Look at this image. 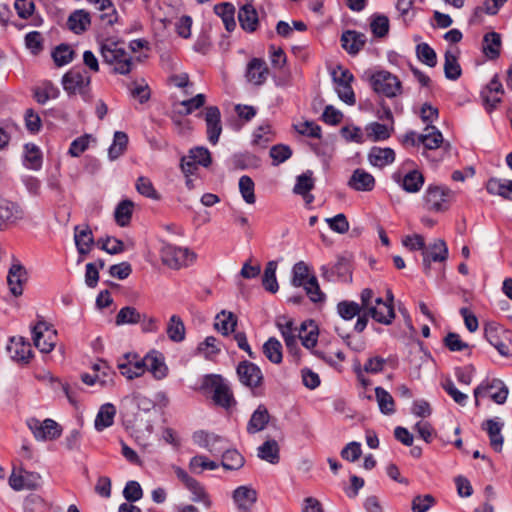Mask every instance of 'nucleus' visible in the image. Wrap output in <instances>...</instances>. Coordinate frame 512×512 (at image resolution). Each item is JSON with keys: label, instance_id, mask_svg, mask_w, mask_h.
<instances>
[{"label": "nucleus", "instance_id": "25", "mask_svg": "<svg viewBox=\"0 0 512 512\" xmlns=\"http://www.w3.org/2000/svg\"><path fill=\"white\" fill-rule=\"evenodd\" d=\"M348 186L356 191H371L375 187V178L363 169H356L348 181Z\"/></svg>", "mask_w": 512, "mask_h": 512}, {"label": "nucleus", "instance_id": "34", "mask_svg": "<svg viewBox=\"0 0 512 512\" xmlns=\"http://www.w3.org/2000/svg\"><path fill=\"white\" fill-rule=\"evenodd\" d=\"M90 25V15L85 10L74 11L67 20V27L76 34L84 32Z\"/></svg>", "mask_w": 512, "mask_h": 512}, {"label": "nucleus", "instance_id": "40", "mask_svg": "<svg viewBox=\"0 0 512 512\" xmlns=\"http://www.w3.org/2000/svg\"><path fill=\"white\" fill-rule=\"evenodd\" d=\"M214 12L222 19L227 31L232 32L235 29V7L231 3L215 5Z\"/></svg>", "mask_w": 512, "mask_h": 512}, {"label": "nucleus", "instance_id": "29", "mask_svg": "<svg viewBox=\"0 0 512 512\" xmlns=\"http://www.w3.org/2000/svg\"><path fill=\"white\" fill-rule=\"evenodd\" d=\"M238 20L240 26L246 32L252 33L258 26V14L256 9L251 4L242 6L238 11Z\"/></svg>", "mask_w": 512, "mask_h": 512}, {"label": "nucleus", "instance_id": "62", "mask_svg": "<svg viewBox=\"0 0 512 512\" xmlns=\"http://www.w3.org/2000/svg\"><path fill=\"white\" fill-rule=\"evenodd\" d=\"M198 350L204 354L205 358L212 359L220 353L218 340L214 336H208L199 344Z\"/></svg>", "mask_w": 512, "mask_h": 512}, {"label": "nucleus", "instance_id": "64", "mask_svg": "<svg viewBox=\"0 0 512 512\" xmlns=\"http://www.w3.org/2000/svg\"><path fill=\"white\" fill-rule=\"evenodd\" d=\"M434 503L435 499L432 495H418L413 498L411 508L413 512H427L434 505Z\"/></svg>", "mask_w": 512, "mask_h": 512}, {"label": "nucleus", "instance_id": "31", "mask_svg": "<svg viewBox=\"0 0 512 512\" xmlns=\"http://www.w3.org/2000/svg\"><path fill=\"white\" fill-rule=\"evenodd\" d=\"M500 332H504L501 327L489 324L485 327V338L502 356H508L509 346L500 339Z\"/></svg>", "mask_w": 512, "mask_h": 512}, {"label": "nucleus", "instance_id": "61", "mask_svg": "<svg viewBox=\"0 0 512 512\" xmlns=\"http://www.w3.org/2000/svg\"><path fill=\"white\" fill-rule=\"evenodd\" d=\"M416 53L418 59L429 67H434L437 64L436 53L427 43L418 44Z\"/></svg>", "mask_w": 512, "mask_h": 512}, {"label": "nucleus", "instance_id": "51", "mask_svg": "<svg viewBox=\"0 0 512 512\" xmlns=\"http://www.w3.org/2000/svg\"><path fill=\"white\" fill-rule=\"evenodd\" d=\"M263 353L274 364L282 362V345L274 337L269 338L263 345Z\"/></svg>", "mask_w": 512, "mask_h": 512}, {"label": "nucleus", "instance_id": "53", "mask_svg": "<svg viewBox=\"0 0 512 512\" xmlns=\"http://www.w3.org/2000/svg\"><path fill=\"white\" fill-rule=\"evenodd\" d=\"M75 52L68 44H60L52 51V58L58 67L69 64Z\"/></svg>", "mask_w": 512, "mask_h": 512}, {"label": "nucleus", "instance_id": "19", "mask_svg": "<svg viewBox=\"0 0 512 512\" xmlns=\"http://www.w3.org/2000/svg\"><path fill=\"white\" fill-rule=\"evenodd\" d=\"M27 280V271L23 265L20 263H14L9 269L7 276V283L10 289V292L18 297L23 293V283Z\"/></svg>", "mask_w": 512, "mask_h": 512}, {"label": "nucleus", "instance_id": "23", "mask_svg": "<svg viewBox=\"0 0 512 512\" xmlns=\"http://www.w3.org/2000/svg\"><path fill=\"white\" fill-rule=\"evenodd\" d=\"M7 351L11 359L16 362L28 363L32 357L30 343L26 342L22 337L12 338L7 346Z\"/></svg>", "mask_w": 512, "mask_h": 512}, {"label": "nucleus", "instance_id": "50", "mask_svg": "<svg viewBox=\"0 0 512 512\" xmlns=\"http://www.w3.org/2000/svg\"><path fill=\"white\" fill-rule=\"evenodd\" d=\"M422 254H426L434 262H443L448 257V248L444 240H435L428 248H424Z\"/></svg>", "mask_w": 512, "mask_h": 512}, {"label": "nucleus", "instance_id": "22", "mask_svg": "<svg viewBox=\"0 0 512 512\" xmlns=\"http://www.w3.org/2000/svg\"><path fill=\"white\" fill-rule=\"evenodd\" d=\"M145 372L149 371L157 380H162L167 376L168 368L164 362V357L157 351H152L144 357Z\"/></svg>", "mask_w": 512, "mask_h": 512}, {"label": "nucleus", "instance_id": "17", "mask_svg": "<svg viewBox=\"0 0 512 512\" xmlns=\"http://www.w3.org/2000/svg\"><path fill=\"white\" fill-rule=\"evenodd\" d=\"M393 179L407 193L419 192L425 182L423 174L416 169L409 171L404 176H401L399 173H395L393 175Z\"/></svg>", "mask_w": 512, "mask_h": 512}, {"label": "nucleus", "instance_id": "16", "mask_svg": "<svg viewBox=\"0 0 512 512\" xmlns=\"http://www.w3.org/2000/svg\"><path fill=\"white\" fill-rule=\"evenodd\" d=\"M268 75L269 69L263 59L253 58L247 64L245 77L249 83L256 86L263 85L267 80Z\"/></svg>", "mask_w": 512, "mask_h": 512}, {"label": "nucleus", "instance_id": "7", "mask_svg": "<svg viewBox=\"0 0 512 512\" xmlns=\"http://www.w3.org/2000/svg\"><path fill=\"white\" fill-rule=\"evenodd\" d=\"M33 342L42 353H49L54 349L57 331L44 320L38 321L32 327Z\"/></svg>", "mask_w": 512, "mask_h": 512}, {"label": "nucleus", "instance_id": "24", "mask_svg": "<svg viewBox=\"0 0 512 512\" xmlns=\"http://www.w3.org/2000/svg\"><path fill=\"white\" fill-rule=\"evenodd\" d=\"M365 34L347 30L341 36L342 47L351 55H356L366 44Z\"/></svg>", "mask_w": 512, "mask_h": 512}, {"label": "nucleus", "instance_id": "10", "mask_svg": "<svg viewBox=\"0 0 512 512\" xmlns=\"http://www.w3.org/2000/svg\"><path fill=\"white\" fill-rule=\"evenodd\" d=\"M27 426L33 433L36 440H54L61 435V429L57 422L52 419H45L43 422L36 418L27 420Z\"/></svg>", "mask_w": 512, "mask_h": 512}, {"label": "nucleus", "instance_id": "48", "mask_svg": "<svg viewBox=\"0 0 512 512\" xmlns=\"http://www.w3.org/2000/svg\"><path fill=\"white\" fill-rule=\"evenodd\" d=\"M277 262L269 261L266 264L263 276L262 285L270 293H276L279 289L278 282L276 279Z\"/></svg>", "mask_w": 512, "mask_h": 512}, {"label": "nucleus", "instance_id": "12", "mask_svg": "<svg viewBox=\"0 0 512 512\" xmlns=\"http://www.w3.org/2000/svg\"><path fill=\"white\" fill-rule=\"evenodd\" d=\"M117 367L120 373L127 379L132 380L145 373L144 358H140L136 353H126L117 361Z\"/></svg>", "mask_w": 512, "mask_h": 512}, {"label": "nucleus", "instance_id": "1", "mask_svg": "<svg viewBox=\"0 0 512 512\" xmlns=\"http://www.w3.org/2000/svg\"><path fill=\"white\" fill-rule=\"evenodd\" d=\"M103 61L113 66V71L126 75L131 72L134 65L133 57L125 49L124 42L105 39L100 45Z\"/></svg>", "mask_w": 512, "mask_h": 512}, {"label": "nucleus", "instance_id": "54", "mask_svg": "<svg viewBox=\"0 0 512 512\" xmlns=\"http://www.w3.org/2000/svg\"><path fill=\"white\" fill-rule=\"evenodd\" d=\"M141 319L142 315L136 308L126 306L120 309L116 315L115 322L117 325L137 324L141 321Z\"/></svg>", "mask_w": 512, "mask_h": 512}, {"label": "nucleus", "instance_id": "60", "mask_svg": "<svg viewBox=\"0 0 512 512\" xmlns=\"http://www.w3.org/2000/svg\"><path fill=\"white\" fill-rule=\"evenodd\" d=\"M254 187L255 185L251 177L244 175L239 179V190L247 204H254L256 201Z\"/></svg>", "mask_w": 512, "mask_h": 512}, {"label": "nucleus", "instance_id": "13", "mask_svg": "<svg viewBox=\"0 0 512 512\" xmlns=\"http://www.w3.org/2000/svg\"><path fill=\"white\" fill-rule=\"evenodd\" d=\"M353 75L347 70L341 67L333 72V79L336 84V91L339 98L349 105L355 103V94L351 87L353 81Z\"/></svg>", "mask_w": 512, "mask_h": 512}, {"label": "nucleus", "instance_id": "5", "mask_svg": "<svg viewBox=\"0 0 512 512\" xmlns=\"http://www.w3.org/2000/svg\"><path fill=\"white\" fill-rule=\"evenodd\" d=\"M196 255L188 248L165 244L161 248V260L164 265L172 269H180L193 262Z\"/></svg>", "mask_w": 512, "mask_h": 512}, {"label": "nucleus", "instance_id": "8", "mask_svg": "<svg viewBox=\"0 0 512 512\" xmlns=\"http://www.w3.org/2000/svg\"><path fill=\"white\" fill-rule=\"evenodd\" d=\"M451 195L452 191L446 187L429 185L423 196L425 208L434 212L445 211Z\"/></svg>", "mask_w": 512, "mask_h": 512}, {"label": "nucleus", "instance_id": "39", "mask_svg": "<svg viewBox=\"0 0 512 512\" xmlns=\"http://www.w3.org/2000/svg\"><path fill=\"white\" fill-rule=\"evenodd\" d=\"M424 131L425 133L418 135V142L430 150L438 148L443 142L442 133L431 125H427Z\"/></svg>", "mask_w": 512, "mask_h": 512}, {"label": "nucleus", "instance_id": "30", "mask_svg": "<svg viewBox=\"0 0 512 512\" xmlns=\"http://www.w3.org/2000/svg\"><path fill=\"white\" fill-rule=\"evenodd\" d=\"M444 73L447 79L453 81L461 76L462 70L458 63L457 48H451L445 52Z\"/></svg>", "mask_w": 512, "mask_h": 512}, {"label": "nucleus", "instance_id": "63", "mask_svg": "<svg viewBox=\"0 0 512 512\" xmlns=\"http://www.w3.org/2000/svg\"><path fill=\"white\" fill-rule=\"evenodd\" d=\"M269 154L273 159V165H279L292 156V150L287 145L278 144L271 147Z\"/></svg>", "mask_w": 512, "mask_h": 512}, {"label": "nucleus", "instance_id": "2", "mask_svg": "<svg viewBox=\"0 0 512 512\" xmlns=\"http://www.w3.org/2000/svg\"><path fill=\"white\" fill-rule=\"evenodd\" d=\"M360 301L366 314L383 325H390L395 318L394 307L391 303L384 302L381 297H376L370 288H365L360 293Z\"/></svg>", "mask_w": 512, "mask_h": 512}, {"label": "nucleus", "instance_id": "32", "mask_svg": "<svg viewBox=\"0 0 512 512\" xmlns=\"http://www.w3.org/2000/svg\"><path fill=\"white\" fill-rule=\"evenodd\" d=\"M257 456L271 464H277L280 460V448L276 440L265 441L257 449Z\"/></svg>", "mask_w": 512, "mask_h": 512}, {"label": "nucleus", "instance_id": "55", "mask_svg": "<svg viewBox=\"0 0 512 512\" xmlns=\"http://www.w3.org/2000/svg\"><path fill=\"white\" fill-rule=\"evenodd\" d=\"M312 175L313 173L310 170L299 175L296 179V184L293 188V192L297 195L306 197L307 194L314 188V180Z\"/></svg>", "mask_w": 512, "mask_h": 512}, {"label": "nucleus", "instance_id": "49", "mask_svg": "<svg viewBox=\"0 0 512 512\" xmlns=\"http://www.w3.org/2000/svg\"><path fill=\"white\" fill-rule=\"evenodd\" d=\"M128 144V136L125 132L116 131L114 133L113 143L108 149V157L110 160H116L126 150Z\"/></svg>", "mask_w": 512, "mask_h": 512}, {"label": "nucleus", "instance_id": "44", "mask_svg": "<svg viewBox=\"0 0 512 512\" xmlns=\"http://www.w3.org/2000/svg\"><path fill=\"white\" fill-rule=\"evenodd\" d=\"M221 466L226 470H239L245 463L244 457L235 449H224Z\"/></svg>", "mask_w": 512, "mask_h": 512}, {"label": "nucleus", "instance_id": "18", "mask_svg": "<svg viewBox=\"0 0 512 512\" xmlns=\"http://www.w3.org/2000/svg\"><path fill=\"white\" fill-rule=\"evenodd\" d=\"M233 501L240 512H249L257 501V492L249 486H239L233 491Z\"/></svg>", "mask_w": 512, "mask_h": 512}, {"label": "nucleus", "instance_id": "41", "mask_svg": "<svg viewBox=\"0 0 512 512\" xmlns=\"http://www.w3.org/2000/svg\"><path fill=\"white\" fill-rule=\"evenodd\" d=\"M133 208L134 203L129 199L122 200L118 203L114 211V218L120 227H126L129 225L132 218Z\"/></svg>", "mask_w": 512, "mask_h": 512}, {"label": "nucleus", "instance_id": "45", "mask_svg": "<svg viewBox=\"0 0 512 512\" xmlns=\"http://www.w3.org/2000/svg\"><path fill=\"white\" fill-rule=\"evenodd\" d=\"M24 165L32 170H39L42 166V153L39 147L33 143L24 146Z\"/></svg>", "mask_w": 512, "mask_h": 512}, {"label": "nucleus", "instance_id": "38", "mask_svg": "<svg viewBox=\"0 0 512 512\" xmlns=\"http://www.w3.org/2000/svg\"><path fill=\"white\" fill-rule=\"evenodd\" d=\"M166 333L168 338L175 343H180L185 339V325L178 315H172L170 317L167 323Z\"/></svg>", "mask_w": 512, "mask_h": 512}, {"label": "nucleus", "instance_id": "28", "mask_svg": "<svg viewBox=\"0 0 512 512\" xmlns=\"http://www.w3.org/2000/svg\"><path fill=\"white\" fill-rule=\"evenodd\" d=\"M368 160L372 166L383 168L394 162L395 152L388 147H372L368 153Z\"/></svg>", "mask_w": 512, "mask_h": 512}, {"label": "nucleus", "instance_id": "58", "mask_svg": "<svg viewBox=\"0 0 512 512\" xmlns=\"http://www.w3.org/2000/svg\"><path fill=\"white\" fill-rule=\"evenodd\" d=\"M59 90L51 83L45 82L42 87L34 89V98L39 104H45L49 99L58 96Z\"/></svg>", "mask_w": 512, "mask_h": 512}, {"label": "nucleus", "instance_id": "35", "mask_svg": "<svg viewBox=\"0 0 512 512\" xmlns=\"http://www.w3.org/2000/svg\"><path fill=\"white\" fill-rule=\"evenodd\" d=\"M237 325V318L232 312L221 311L215 318L214 327L217 331L221 332L224 336L234 332Z\"/></svg>", "mask_w": 512, "mask_h": 512}, {"label": "nucleus", "instance_id": "20", "mask_svg": "<svg viewBox=\"0 0 512 512\" xmlns=\"http://www.w3.org/2000/svg\"><path fill=\"white\" fill-rule=\"evenodd\" d=\"M22 208L15 202L7 199H0V230L8 223L16 222L23 218Z\"/></svg>", "mask_w": 512, "mask_h": 512}, {"label": "nucleus", "instance_id": "57", "mask_svg": "<svg viewBox=\"0 0 512 512\" xmlns=\"http://www.w3.org/2000/svg\"><path fill=\"white\" fill-rule=\"evenodd\" d=\"M294 322L292 320H286L285 323L277 322V327L281 331L282 337L285 341V344L288 349L292 350L297 346V337L294 333L295 329L293 327Z\"/></svg>", "mask_w": 512, "mask_h": 512}, {"label": "nucleus", "instance_id": "14", "mask_svg": "<svg viewBox=\"0 0 512 512\" xmlns=\"http://www.w3.org/2000/svg\"><path fill=\"white\" fill-rule=\"evenodd\" d=\"M237 375L239 381L251 389L258 388L263 381L261 369L256 364L247 360L238 364Z\"/></svg>", "mask_w": 512, "mask_h": 512}, {"label": "nucleus", "instance_id": "42", "mask_svg": "<svg viewBox=\"0 0 512 512\" xmlns=\"http://www.w3.org/2000/svg\"><path fill=\"white\" fill-rule=\"evenodd\" d=\"M92 369L94 374L98 377V383L102 387L114 385L115 372L109 367L107 362L99 360L97 363L93 364Z\"/></svg>", "mask_w": 512, "mask_h": 512}, {"label": "nucleus", "instance_id": "37", "mask_svg": "<svg viewBox=\"0 0 512 512\" xmlns=\"http://www.w3.org/2000/svg\"><path fill=\"white\" fill-rule=\"evenodd\" d=\"M501 36L497 32H489L483 38V52L491 60L497 59L500 55Z\"/></svg>", "mask_w": 512, "mask_h": 512}, {"label": "nucleus", "instance_id": "15", "mask_svg": "<svg viewBox=\"0 0 512 512\" xmlns=\"http://www.w3.org/2000/svg\"><path fill=\"white\" fill-rule=\"evenodd\" d=\"M204 120L206 123L207 139L212 145H216L222 133L221 113L217 106H209L205 109Z\"/></svg>", "mask_w": 512, "mask_h": 512}, {"label": "nucleus", "instance_id": "59", "mask_svg": "<svg viewBox=\"0 0 512 512\" xmlns=\"http://www.w3.org/2000/svg\"><path fill=\"white\" fill-rule=\"evenodd\" d=\"M97 245L111 255L122 253L125 250L124 243L121 240L110 236L98 239Z\"/></svg>", "mask_w": 512, "mask_h": 512}, {"label": "nucleus", "instance_id": "56", "mask_svg": "<svg viewBox=\"0 0 512 512\" xmlns=\"http://www.w3.org/2000/svg\"><path fill=\"white\" fill-rule=\"evenodd\" d=\"M367 137L372 141H382L390 137V129L387 125L379 122H372L366 126Z\"/></svg>", "mask_w": 512, "mask_h": 512}, {"label": "nucleus", "instance_id": "33", "mask_svg": "<svg viewBox=\"0 0 512 512\" xmlns=\"http://www.w3.org/2000/svg\"><path fill=\"white\" fill-rule=\"evenodd\" d=\"M116 408L111 403L102 405L96 415L94 426L97 431H102L114 423Z\"/></svg>", "mask_w": 512, "mask_h": 512}, {"label": "nucleus", "instance_id": "3", "mask_svg": "<svg viewBox=\"0 0 512 512\" xmlns=\"http://www.w3.org/2000/svg\"><path fill=\"white\" fill-rule=\"evenodd\" d=\"M63 89L69 95H80L82 100L90 103L93 99L91 91V77L86 72L69 70L62 77Z\"/></svg>", "mask_w": 512, "mask_h": 512}, {"label": "nucleus", "instance_id": "47", "mask_svg": "<svg viewBox=\"0 0 512 512\" xmlns=\"http://www.w3.org/2000/svg\"><path fill=\"white\" fill-rule=\"evenodd\" d=\"M375 397L380 411L385 415L395 412V402L391 394L382 387L375 388Z\"/></svg>", "mask_w": 512, "mask_h": 512}, {"label": "nucleus", "instance_id": "36", "mask_svg": "<svg viewBox=\"0 0 512 512\" xmlns=\"http://www.w3.org/2000/svg\"><path fill=\"white\" fill-rule=\"evenodd\" d=\"M98 11L101 12L100 19L108 25H112L117 21V12L110 0H87Z\"/></svg>", "mask_w": 512, "mask_h": 512}, {"label": "nucleus", "instance_id": "4", "mask_svg": "<svg viewBox=\"0 0 512 512\" xmlns=\"http://www.w3.org/2000/svg\"><path fill=\"white\" fill-rule=\"evenodd\" d=\"M370 85L377 93L388 98H394L402 94V83L399 78L386 70L374 72L370 78Z\"/></svg>", "mask_w": 512, "mask_h": 512}, {"label": "nucleus", "instance_id": "6", "mask_svg": "<svg viewBox=\"0 0 512 512\" xmlns=\"http://www.w3.org/2000/svg\"><path fill=\"white\" fill-rule=\"evenodd\" d=\"M508 388L500 379H492L491 381H483L474 389L475 406H479V398L489 395L497 404H504L508 397Z\"/></svg>", "mask_w": 512, "mask_h": 512}, {"label": "nucleus", "instance_id": "9", "mask_svg": "<svg viewBox=\"0 0 512 512\" xmlns=\"http://www.w3.org/2000/svg\"><path fill=\"white\" fill-rule=\"evenodd\" d=\"M205 387L213 389V400L214 402L223 407L230 408L235 404L233 394L229 386L225 383L224 379L219 375L207 376L204 381Z\"/></svg>", "mask_w": 512, "mask_h": 512}, {"label": "nucleus", "instance_id": "27", "mask_svg": "<svg viewBox=\"0 0 512 512\" xmlns=\"http://www.w3.org/2000/svg\"><path fill=\"white\" fill-rule=\"evenodd\" d=\"M270 414L265 405L260 404L256 410L252 413L250 420L247 424V432L249 434H255L264 430L269 423Z\"/></svg>", "mask_w": 512, "mask_h": 512}, {"label": "nucleus", "instance_id": "43", "mask_svg": "<svg viewBox=\"0 0 512 512\" xmlns=\"http://www.w3.org/2000/svg\"><path fill=\"white\" fill-rule=\"evenodd\" d=\"M487 191L512 200V180L490 179L487 183Z\"/></svg>", "mask_w": 512, "mask_h": 512}, {"label": "nucleus", "instance_id": "11", "mask_svg": "<svg viewBox=\"0 0 512 512\" xmlns=\"http://www.w3.org/2000/svg\"><path fill=\"white\" fill-rule=\"evenodd\" d=\"M41 476L37 472H31L19 468L18 472L14 468L10 477L9 485L15 491L34 490L40 486Z\"/></svg>", "mask_w": 512, "mask_h": 512}, {"label": "nucleus", "instance_id": "46", "mask_svg": "<svg viewBox=\"0 0 512 512\" xmlns=\"http://www.w3.org/2000/svg\"><path fill=\"white\" fill-rule=\"evenodd\" d=\"M362 311H364L362 302L361 304H358L357 302L354 301L343 300L337 304V313L345 321L352 320L355 316H358Z\"/></svg>", "mask_w": 512, "mask_h": 512}, {"label": "nucleus", "instance_id": "26", "mask_svg": "<svg viewBox=\"0 0 512 512\" xmlns=\"http://www.w3.org/2000/svg\"><path fill=\"white\" fill-rule=\"evenodd\" d=\"M502 427L503 423L494 419H488L482 423V429L487 432L490 445L496 452H500L503 447L504 438L501 434Z\"/></svg>", "mask_w": 512, "mask_h": 512}, {"label": "nucleus", "instance_id": "21", "mask_svg": "<svg viewBox=\"0 0 512 512\" xmlns=\"http://www.w3.org/2000/svg\"><path fill=\"white\" fill-rule=\"evenodd\" d=\"M74 241L80 255L88 254L95 243L91 228L88 225L75 226Z\"/></svg>", "mask_w": 512, "mask_h": 512}, {"label": "nucleus", "instance_id": "52", "mask_svg": "<svg viewBox=\"0 0 512 512\" xmlns=\"http://www.w3.org/2000/svg\"><path fill=\"white\" fill-rule=\"evenodd\" d=\"M189 470L194 474H201L204 470H215L219 464L209 460L206 456L196 455L189 461Z\"/></svg>", "mask_w": 512, "mask_h": 512}]
</instances>
